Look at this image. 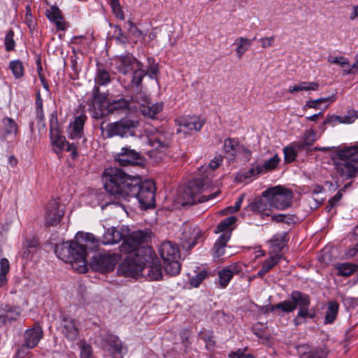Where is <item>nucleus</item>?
Returning a JSON list of instances; mask_svg holds the SVG:
<instances>
[{
    "label": "nucleus",
    "mask_w": 358,
    "mask_h": 358,
    "mask_svg": "<svg viewBox=\"0 0 358 358\" xmlns=\"http://www.w3.org/2000/svg\"><path fill=\"white\" fill-rule=\"evenodd\" d=\"M10 271V263L6 258L0 260V287H3L7 282L6 275Z\"/></svg>",
    "instance_id": "nucleus-38"
},
{
    "label": "nucleus",
    "mask_w": 358,
    "mask_h": 358,
    "mask_svg": "<svg viewBox=\"0 0 358 358\" xmlns=\"http://www.w3.org/2000/svg\"><path fill=\"white\" fill-rule=\"evenodd\" d=\"M43 334L41 327L35 324L32 328L25 331L24 334V344L29 348H34L42 338Z\"/></svg>",
    "instance_id": "nucleus-22"
},
{
    "label": "nucleus",
    "mask_w": 358,
    "mask_h": 358,
    "mask_svg": "<svg viewBox=\"0 0 358 358\" xmlns=\"http://www.w3.org/2000/svg\"><path fill=\"white\" fill-rule=\"evenodd\" d=\"M282 306V302H280L273 306H262L259 308V311L263 314H268L270 312H274L276 310H280L282 312V308L280 307Z\"/></svg>",
    "instance_id": "nucleus-56"
},
{
    "label": "nucleus",
    "mask_w": 358,
    "mask_h": 358,
    "mask_svg": "<svg viewBox=\"0 0 358 358\" xmlns=\"http://www.w3.org/2000/svg\"><path fill=\"white\" fill-rule=\"evenodd\" d=\"M202 237V231L196 226L185 225L180 236L181 247L189 251Z\"/></svg>",
    "instance_id": "nucleus-12"
},
{
    "label": "nucleus",
    "mask_w": 358,
    "mask_h": 358,
    "mask_svg": "<svg viewBox=\"0 0 358 358\" xmlns=\"http://www.w3.org/2000/svg\"><path fill=\"white\" fill-rule=\"evenodd\" d=\"M280 162V158L277 155H275L273 157L264 162L262 165V171L264 169L266 171H271L275 169Z\"/></svg>",
    "instance_id": "nucleus-49"
},
{
    "label": "nucleus",
    "mask_w": 358,
    "mask_h": 358,
    "mask_svg": "<svg viewBox=\"0 0 358 358\" xmlns=\"http://www.w3.org/2000/svg\"><path fill=\"white\" fill-rule=\"evenodd\" d=\"M96 73L95 76V82L98 85H106L110 81V76L108 71L106 69L103 64L101 63L96 64Z\"/></svg>",
    "instance_id": "nucleus-30"
},
{
    "label": "nucleus",
    "mask_w": 358,
    "mask_h": 358,
    "mask_svg": "<svg viewBox=\"0 0 358 358\" xmlns=\"http://www.w3.org/2000/svg\"><path fill=\"white\" fill-rule=\"evenodd\" d=\"M241 270V266L237 263L224 267L218 272L220 287L225 288L232 279L234 275L239 274Z\"/></svg>",
    "instance_id": "nucleus-21"
},
{
    "label": "nucleus",
    "mask_w": 358,
    "mask_h": 358,
    "mask_svg": "<svg viewBox=\"0 0 358 358\" xmlns=\"http://www.w3.org/2000/svg\"><path fill=\"white\" fill-rule=\"evenodd\" d=\"M150 239V232L138 230L131 233L130 236L120 246V250L124 253L134 255L121 266L122 272L127 276L138 275L144 271V255L140 253V248L146 245Z\"/></svg>",
    "instance_id": "nucleus-2"
},
{
    "label": "nucleus",
    "mask_w": 358,
    "mask_h": 358,
    "mask_svg": "<svg viewBox=\"0 0 358 358\" xmlns=\"http://www.w3.org/2000/svg\"><path fill=\"white\" fill-rule=\"evenodd\" d=\"M140 253L144 255L145 268L143 271L146 272L152 280H162L161 264L153 249L146 244V245H142L140 248Z\"/></svg>",
    "instance_id": "nucleus-9"
},
{
    "label": "nucleus",
    "mask_w": 358,
    "mask_h": 358,
    "mask_svg": "<svg viewBox=\"0 0 358 358\" xmlns=\"http://www.w3.org/2000/svg\"><path fill=\"white\" fill-rule=\"evenodd\" d=\"M341 116L338 115H329L327 116L326 120L324 121V124H332L335 125L336 123H341Z\"/></svg>",
    "instance_id": "nucleus-64"
},
{
    "label": "nucleus",
    "mask_w": 358,
    "mask_h": 358,
    "mask_svg": "<svg viewBox=\"0 0 358 358\" xmlns=\"http://www.w3.org/2000/svg\"><path fill=\"white\" fill-rule=\"evenodd\" d=\"M264 196H268L270 206L278 210H284L292 205L293 193L291 190L281 186L267 189L263 192Z\"/></svg>",
    "instance_id": "nucleus-8"
},
{
    "label": "nucleus",
    "mask_w": 358,
    "mask_h": 358,
    "mask_svg": "<svg viewBox=\"0 0 358 358\" xmlns=\"http://www.w3.org/2000/svg\"><path fill=\"white\" fill-rule=\"evenodd\" d=\"M69 135L70 138L73 140H78L83 137V131L70 124L69 127Z\"/></svg>",
    "instance_id": "nucleus-55"
},
{
    "label": "nucleus",
    "mask_w": 358,
    "mask_h": 358,
    "mask_svg": "<svg viewBox=\"0 0 358 358\" xmlns=\"http://www.w3.org/2000/svg\"><path fill=\"white\" fill-rule=\"evenodd\" d=\"M328 62L331 64H339L341 67L343 68H345L346 66H350L348 61L343 57H329Z\"/></svg>",
    "instance_id": "nucleus-58"
},
{
    "label": "nucleus",
    "mask_w": 358,
    "mask_h": 358,
    "mask_svg": "<svg viewBox=\"0 0 358 358\" xmlns=\"http://www.w3.org/2000/svg\"><path fill=\"white\" fill-rule=\"evenodd\" d=\"M117 62L118 71L124 75L129 72L134 71V69L138 68V63H141L131 54L120 56Z\"/></svg>",
    "instance_id": "nucleus-23"
},
{
    "label": "nucleus",
    "mask_w": 358,
    "mask_h": 358,
    "mask_svg": "<svg viewBox=\"0 0 358 358\" xmlns=\"http://www.w3.org/2000/svg\"><path fill=\"white\" fill-rule=\"evenodd\" d=\"M289 298L290 300L282 301V306H280L282 308L283 313H291L298 306L301 308L309 306L310 303V296L297 290L292 292Z\"/></svg>",
    "instance_id": "nucleus-11"
},
{
    "label": "nucleus",
    "mask_w": 358,
    "mask_h": 358,
    "mask_svg": "<svg viewBox=\"0 0 358 358\" xmlns=\"http://www.w3.org/2000/svg\"><path fill=\"white\" fill-rule=\"evenodd\" d=\"M80 350V358H97L93 353L92 345L85 341L81 342Z\"/></svg>",
    "instance_id": "nucleus-41"
},
{
    "label": "nucleus",
    "mask_w": 358,
    "mask_h": 358,
    "mask_svg": "<svg viewBox=\"0 0 358 358\" xmlns=\"http://www.w3.org/2000/svg\"><path fill=\"white\" fill-rule=\"evenodd\" d=\"M117 259L118 255L115 253H101L92 257L90 266L94 271L108 273L114 269Z\"/></svg>",
    "instance_id": "nucleus-10"
},
{
    "label": "nucleus",
    "mask_w": 358,
    "mask_h": 358,
    "mask_svg": "<svg viewBox=\"0 0 358 358\" xmlns=\"http://www.w3.org/2000/svg\"><path fill=\"white\" fill-rule=\"evenodd\" d=\"M271 220L273 222H285V223H289V221L291 220V218L287 217L285 214H278V215H271Z\"/></svg>",
    "instance_id": "nucleus-62"
},
{
    "label": "nucleus",
    "mask_w": 358,
    "mask_h": 358,
    "mask_svg": "<svg viewBox=\"0 0 358 358\" xmlns=\"http://www.w3.org/2000/svg\"><path fill=\"white\" fill-rule=\"evenodd\" d=\"M115 161L121 166L135 165L140 164L141 154L129 147H124L115 157Z\"/></svg>",
    "instance_id": "nucleus-16"
},
{
    "label": "nucleus",
    "mask_w": 358,
    "mask_h": 358,
    "mask_svg": "<svg viewBox=\"0 0 358 358\" xmlns=\"http://www.w3.org/2000/svg\"><path fill=\"white\" fill-rule=\"evenodd\" d=\"M271 208L268 196H264L262 194L261 197L250 202L245 208V210L253 213H260L264 217L271 215Z\"/></svg>",
    "instance_id": "nucleus-19"
},
{
    "label": "nucleus",
    "mask_w": 358,
    "mask_h": 358,
    "mask_svg": "<svg viewBox=\"0 0 358 358\" xmlns=\"http://www.w3.org/2000/svg\"><path fill=\"white\" fill-rule=\"evenodd\" d=\"M30 348L26 346V344L21 345L16 352V358H25L29 353Z\"/></svg>",
    "instance_id": "nucleus-61"
},
{
    "label": "nucleus",
    "mask_w": 358,
    "mask_h": 358,
    "mask_svg": "<svg viewBox=\"0 0 358 358\" xmlns=\"http://www.w3.org/2000/svg\"><path fill=\"white\" fill-rule=\"evenodd\" d=\"M327 352L321 348H316L314 350L304 352L301 358H326Z\"/></svg>",
    "instance_id": "nucleus-47"
},
{
    "label": "nucleus",
    "mask_w": 358,
    "mask_h": 358,
    "mask_svg": "<svg viewBox=\"0 0 358 358\" xmlns=\"http://www.w3.org/2000/svg\"><path fill=\"white\" fill-rule=\"evenodd\" d=\"M115 17L121 20L124 19V15L122 10L119 0H108Z\"/></svg>",
    "instance_id": "nucleus-44"
},
{
    "label": "nucleus",
    "mask_w": 358,
    "mask_h": 358,
    "mask_svg": "<svg viewBox=\"0 0 358 358\" xmlns=\"http://www.w3.org/2000/svg\"><path fill=\"white\" fill-rule=\"evenodd\" d=\"M201 338L206 342V347L210 350L215 345V341L213 340V334L211 331H203L200 334Z\"/></svg>",
    "instance_id": "nucleus-52"
},
{
    "label": "nucleus",
    "mask_w": 358,
    "mask_h": 358,
    "mask_svg": "<svg viewBox=\"0 0 358 358\" xmlns=\"http://www.w3.org/2000/svg\"><path fill=\"white\" fill-rule=\"evenodd\" d=\"M92 94L91 104L94 108L101 110L107 100L108 94L101 93L99 86L96 85L93 87Z\"/></svg>",
    "instance_id": "nucleus-29"
},
{
    "label": "nucleus",
    "mask_w": 358,
    "mask_h": 358,
    "mask_svg": "<svg viewBox=\"0 0 358 358\" xmlns=\"http://www.w3.org/2000/svg\"><path fill=\"white\" fill-rule=\"evenodd\" d=\"M68 142L65 138L57 135L55 139L53 141V144L56 145L59 150H64Z\"/></svg>",
    "instance_id": "nucleus-60"
},
{
    "label": "nucleus",
    "mask_w": 358,
    "mask_h": 358,
    "mask_svg": "<svg viewBox=\"0 0 358 358\" xmlns=\"http://www.w3.org/2000/svg\"><path fill=\"white\" fill-rule=\"evenodd\" d=\"M46 17L52 22L57 29L64 30L66 29L65 22L60 9L55 6H51L46 10Z\"/></svg>",
    "instance_id": "nucleus-25"
},
{
    "label": "nucleus",
    "mask_w": 358,
    "mask_h": 358,
    "mask_svg": "<svg viewBox=\"0 0 358 358\" xmlns=\"http://www.w3.org/2000/svg\"><path fill=\"white\" fill-rule=\"evenodd\" d=\"M64 215V208L57 199H52L47 206L45 216V226L51 227L57 225Z\"/></svg>",
    "instance_id": "nucleus-14"
},
{
    "label": "nucleus",
    "mask_w": 358,
    "mask_h": 358,
    "mask_svg": "<svg viewBox=\"0 0 358 358\" xmlns=\"http://www.w3.org/2000/svg\"><path fill=\"white\" fill-rule=\"evenodd\" d=\"M87 120V117L85 115H80L77 116L74 121L71 122L70 124L74 126L76 128H78L80 130L83 131V127L85 122Z\"/></svg>",
    "instance_id": "nucleus-57"
},
{
    "label": "nucleus",
    "mask_w": 358,
    "mask_h": 358,
    "mask_svg": "<svg viewBox=\"0 0 358 358\" xmlns=\"http://www.w3.org/2000/svg\"><path fill=\"white\" fill-rule=\"evenodd\" d=\"M339 304L334 301L328 303L327 310L324 317L325 324H332L336 320L338 312Z\"/></svg>",
    "instance_id": "nucleus-32"
},
{
    "label": "nucleus",
    "mask_w": 358,
    "mask_h": 358,
    "mask_svg": "<svg viewBox=\"0 0 358 358\" xmlns=\"http://www.w3.org/2000/svg\"><path fill=\"white\" fill-rule=\"evenodd\" d=\"M357 268V266L356 265L348 263H343L336 265L338 275L345 277L351 275L356 271Z\"/></svg>",
    "instance_id": "nucleus-37"
},
{
    "label": "nucleus",
    "mask_w": 358,
    "mask_h": 358,
    "mask_svg": "<svg viewBox=\"0 0 358 358\" xmlns=\"http://www.w3.org/2000/svg\"><path fill=\"white\" fill-rule=\"evenodd\" d=\"M103 179L106 191L115 198H136L144 210L155 207L156 187L153 181L143 182L141 177L130 176L115 167L106 169Z\"/></svg>",
    "instance_id": "nucleus-1"
},
{
    "label": "nucleus",
    "mask_w": 358,
    "mask_h": 358,
    "mask_svg": "<svg viewBox=\"0 0 358 358\" xmlns=\"http://www.w3.org/2000/svg\"><path fill=\"white\" fill-rule=\"evenodd\" d=\"M130 235L131 234H129V229L128 227L123 226L118 227H112L105 231L103 236L102 243L103 245H112L117 243L121 241H123L124 243Z\"/></svg>",
    "instance_id": "nucleus-13"
},
{
    "label": "nucleus",
    "mask_w": 358,
    "mask_h": 358,
    "mask_svg": "<svg viewBox=\"0 0 358 358\" xmlns=\"http://www.w3.org/2000/svg\"><path fill=\"white\" fill-rule=\"evenodd\" d=\"M147 105L142 104L140 109L144 116L150 118H154L158 113H159L163 108L162 103H150L145 101Z\"/></svg>",
    "instance_id": "nucleus-31"
},
{
    "label": "nucleus",
    "mask_w": 358,
    "mask_h": 358,
    "mask_svg": "<svg viewBox=\"0 0 358 358\" xmlns=\"http://www.w3.org/2000/svg\"><path fill=\"white\" fill-rule=\"evenodd\" d=\"M1 308L3 313L0 314V321L3 323H6L7 321L16 320L20 315L18 308H13L8 304H5L1 305Z\"/></svg>",
    "instance_id": "nucleus-28"
},
{
    "label": "nucleus",
    "mask_w": 358,
    "mask_h": 358,
    "mask_svg": "<svg viewBox=\"0 0 358 358\" xmlns=\"http://www.w3.org/2000/svg\"><path fill=\"white\" fill-rule=\"evenodd\" d=\"M203 180L202 179H192L189 180L180 195L179 202L182 206H192L197 203H203L214 199L218 192L208 196H199L203 189Z\"/></svg>",
    "instance_id": "nucleus-6"
},
{
    "label": "nucleus",
    "mask_w": 358,
    "mask_h": 358,
    "mask_svg": "<svg viewBox=\"0 0 358 358\" xmlns=\"http://www.w3.org/2000/svg\"><path fill=\"white\" fill-rule=\"evenodd\" d=\"M55 252L58 258L70 263L78 272H86V247L83 243L76 242V240L59 243L55 245Z\"/></svg>",
    "instance_id": "nucleus-3"
},
{
    "label": "nucleus",
    "mask_w": 358,
    "mask_h": 358,
    "mask_svg": "<svg viewBox=\"0 0 358 358\" xmlns=\"http://www.w3.org/2000/svg\"><path fill=\"white\" fill-rule=\"evenodd\" d=\"M358 118V110H349L347 115L341 116V124H351Z\"/></svg>",
    "instance_id": "nucleus-51"
},
{
    "label": "nucleus",
    "mask_w": 358,
    "mask_h": 358,
    "mask_svg": "<svg viewBox=\"0 0 358 358\" xmlns=\"http://www.w3.org/2000/svg\"><path fill=\"white\" fill-rule=\"evenodd\" d=\"M180 128L178 132L183 131L184 132L199 131L205 124V120L198 116H189L186 117H180L178 120Z\"/></svg>",
    "instance_id": "nucleus-17"
},
{
    "label": "nucleus",
    "mask_w": 358,
    "mask_h": 358,
    "mask_svg": "<svg viewBox=\"0 0 358 358\" xmlns=\"http://www.w3.org/2000/svg\"><path fill=\"white\" fill-rule=\"evenodd\" d=\"M231 232L222 233L216 241L213 248V257L219 258L224 255L227 243L230 239Z\"/></svg>",
    "instance_id": "nucleus-27"
},
{
    "label": "nucleus",
    "mask_w": 358,
    "mask_h": 358,
    "mask_svg": "<svg viewBox=\"0 0 358 358\" xmlns=\"http://www.w3.org/2000/svg\"><path fill=\"white\" fill-rule=\"evenodd\" d=\"M282 258L281 255H275L270 257L268 259H266L263 264L262 267L268 272L271 270L275 265H277L280 260Z\"/></svg>",
    "instance_id": "nucleus-43"
},
{
    "label": "nucleus",
    "mask_w": 358,
    "mask_h": 358,
    "mask_svg": "<svg viewBox=\"0 0 358 358\" xmlns=\"http://www.w3.org/2000/svg\"><path fill=\"white\" fill-rule=\"evenodd\" d=\"M336 155L338 159L334 161V166L342 178L348 180L358 176V159L350 147L338 150Z\"/></svg>",
    "instance_id": "nucleus-4"
},
{
    "label": "nucleus",
    "mask_w": 358,
    "mask_h": 358,
    "mask_svg": "<svg viewBox=\"0 0 358 358\" xmlns=\"http://www.w3.org/2000/svg\"><path fill=\"white\" fill-rule=\"evenodd\" d=\"M76 241L83 243L86 247V256L87 250L96 249L99 244V240L90 233L78 232L76 236Z\"/></svg>",
    "instance_id": "nucleus-26"
},
{
    "label": "nucleus",
    "mask_w": 358,
    "mask_h": 358,
    "mask_svg": "<svg viewBox=\"0 0 358 358\" xmlns=\"http://www.w3.org/2000/svg\"><path fill=\"white\" fill-rule=\"evenodd\" d=\"M236 221V218L234 216L228 217L222 220L216 228V233L227 232L226 230Z\"/></svg>",
    "instance_id": "nucleus-45"
},
{
    "label": "nucleus",
    "mask_w": 358,
    "mask_h": 358,
    "mask_svg": "<svg viewBox=\"0 0 358 358\" xmlns=\"http://www.w3.org/2000/svg\"><path fill=\"white\" fill-rule=\"evenodd\" d=\"M355 240L357 241L354 248H350L348 255L350 257L355 256L358 252V227H357L354 232Z\"/></svg>",
    "instance_id": "nucleus-63"
},
{
    "label": "nucleus",
    "mask_w": 358,
    "mask_h": 358,
    "mask_svg": "<svg viewBox=\"0 0 358 358\" xmlns=\"http://www.w3.org/2000/svg\"><path fill=\"white\" fill-rule=\"evenodd\" d=\"M61 320L62 334L69 341H76L78 336L79 330L76 325L75 320L67 315H62Z\"/></svg>",
    "instance_id": "nucleus-18"
},
{
    "label": "nucleus",
    "mask_w": 358,
    "mask_h": 358,
    "mask_svg": "<svg viewBox=\"0 0 358 358\" xmlns=\"http://www.w3.org/2000/svg\"><path fill=\"white\" fill-rule=\"evenodd\" d=\"M143 68V64L142 63H138V68L133 72L132 79L131 80L132 85L138 87L141 85L143 78L146 76Z\"/></svg>",
    "instance_id": "nucleus-35"
},
{
    "label": "nucleus",
    "mask_w": 358,
    "mask_h": 358,
    "mask_svg": "<svg viewBox=\"0 0 358 358\" xmlns=\"http://www.w3.org/2000/svg\"><path fill=\"white\" fill-rule=\"evenodd\" d=\"M298 85H299L300 88H301L302 91H309V90L316 91L319 89V86H320L319 83H315V82L308 83V82H305V81L299 82L298 83Z\"/></svg>",
    "instance_id": "nucleus-54"
},
{
    "label": "nucleus",
    "mask_w": 358,
    "mask_h": 358,
    "mask_svg": "<svg viewBox=\"0 0 358 358\" xmlns=\"http://www.w3.org/2000/svg\"><path fill=\"white\" fill-rule=\"evenodd\" d=\"M109 346L108 352L112 358H123L127 353V348L123 345L118 336L113 334H108L103 338Z\"/></svg>",
    "instance_id": "nucleus-15"
},
{
    "label": "nucleus",
    "mask_w": 358,
    "mask_h": 358,
    "mask_svg": "<svg viewBox=\"0 0 358 358\" xmlns=\"http://www.w3.org/2000/svg\"><path fill=\"white\" fill-rule=\"evenodd\" d=\"M238 145V144L236 141L231 138H227L224 143V152L234 157L236 155Z\"/></svg>",
    "instance_id": "nucleus-42"
},
{
    "label": "nucleus",
    "mask_w": 358,
    "mask_h": 358,
    "mask_svg": "<svg viewBox=\"0 0 358 358\" xmlns=\"http://www.w3.org/2000/svg\"><path fill=\"white\" fill-rule=\"evenodd\" d=\"M315 133L313 131H308L304 136L303 141L299 142L297 146L299 149H304L305 147L310 146L315 142Z\"/></svg>",
    "instance_id": "nucleus-48"
},
{
    "label": "nucleus",
    "mask_w": 358,
    "mask_h": 358,
    "mask_svg": "<svg viewBox=\"0 0 358 358\" xmlns=\"http://www.w3.org/2000/svg\"><path fill=\"white\" fill-rule=\"evenodd\" d=\"M207 272L201 271L190 280V285L192 287H197L201 282L206 278Z\"/></svg>",
    "instance_id": "nucleus-53"
},
{
    "label": "nucleus",
    "mask_w": 358,
    "mask_h": 358,
    "mask_svg": "<svg viewBox=\"0 0 358 358\" xmlns=\"http://www.w3.org/2000/svg\"><path fill=\"white\" fill-rule=\"evenodd\" d=\"M283 151L285 163H291L295 160L297 153L293 147H286Z\"/></svg>",
    "instance_id": "nucleus-50"
},
{
    "label": "nucleus",
    "mask_w": 358,
    "mask_h": 358,
    "mask_svg": "<svg viewBox=\"0 0 358 358\" xmlns=\"http://www.w3.org/2000/svg\"><path fill=\"white\" fill-rule=\"evenodd\" d=\"M9 68L15 78H20L24 75V66L20 60L10 62Z\"/></svg>",
    "instance_id": "nucleus-39"
},
{
    "label": "nucleus",
    "mask_w": 358,
    "mask_h": 358,
    "mask_svg": "<svg viewBox=\"0 0 358 358\" xmlns=\"http://www.w3.org/2000/svg\"><path fill=\"white\" fill-rule=\"evenodd\" d=\"M149 144L156 150L167 148L169 146V140L164 132L156 131L148 136Z\"/></svg>",
    "instance_id": "nucleus-24"
},
{
    "label": "nucleus",
    "mask_w": 358,
    "mask_h": 358,
    "mask_svg": "<svg viewBox=\"0 0 358 358\" xmlns=\"http://www.w3.org/2000/svg\"><path fill=\"white\" fill-rule=\"evenodd\" d=\"M252 40L245 37H238L235 41L237 45L236 52L237 57L241 58L244 53L248 50L252 45Z\"/></svg>",
    "instance_id": "nucleus-33"
},
{
    "label": "nucleus",
    "mask_w": 358,
    "mask_h": 358,
    "mask_svg": "<svg viewBox=\"0 0 358 358\" xmlns=\"http://www.w3.org/2000/svg\"><path fill=\"white\" fill-rule=\"evenodd\" d=\"M263 172L262 168L260 165H257L255 167L250 168L247 172L245 173V178H249L252 176H257Z\"/></svg>",
    "instance_id": "nucleus-59"
},
{
    "label": "nucleus",
    "mask_w": 358,
    "mask_h": 358,
    "mask_svg": "<svg viewBox=\"0 0 358 358\" xmlns=\"http://www.w3.org/2000/svg\"><path fill=\"white\" fill-rule=\"evenodd\" d=\"M159 252L164 261L166 273L170 275H178L180 272L181 265L179 262L180 250L177 245L171 241L164 242L160 245Z\"/></svg>",
    "instance_id": "nucleus-7"
},
{
    "label": "nucleus",
    "mask_w": 358,
    "mask_h": 358,
    "mask_svg": "<svg viewBox=\"0 0 358 358\" xmlns=\"http://www.w3.org/2000/svg\"><path fill=\"white\" fill-rule=\"evenodd\" d=\"M2 124L6 135L15 134L18 133V126L15 121L8 117H6L2 120Z\"/></svg>",
    "instance_id": "nucleus-34"
},
{
    "label": "nucleus",
    "mask_w": 358,
    "mask_h": 358,
    "mask_svg": "<svg viewBox=\"0 0 358 358\" xmlns=\"http://www.w3.org/2000/svg\"><path fill=\"white\" fill-rule=\"evenodd\" d=\"M145 72L152 79L155 78L159 73V65L154 58H148V68Z\"/></svg>",
    "instance_id": "nucleus-40"
},
{
    "label": "nucleus",
    "mask_w": 358,
    "mask_h": 358,
    "mask_svg": "<svg viewBox=\"0 0 358 358\" xmlns=\"http://www.w3.org/2000/svg\"><path fill=\"white\" fill-rule=\"evenodd\" d=\"M106 109L108 114H126L130 109V101L122 97L109 101Z\"/></svg>",
    "instance_id": "nucleus-20"
},
{
    "label": "nucleus",
    "mask_w": 358,
    "mask_h": 358,
    "mask_svg": "<svg viewBox=\"0 0 358 358\" xmlns=\"http://www.w3.org/2000/svg\"><path fill=\"white\" fill-rule=\"evenodd\" d=\"M309 306H304L299 308L297 315L293 320L295 326H299L303 323L306 318L313 319L314 315L309 314Z\"/></svg>",
    "instance_id": "nucleus-36"
},
{
    "label": "nucleus",
    "mask_w": 358,
    "mask_h": 358,
    "mask_svg": "<svg viewBox=\"0 0 358 358\" xmlns=\"http://www.w3.org/2000/svg\"><path fill=\"white\" fill-rule=\"evenodd\" d=\"M139 126V122L131 117L122 118L118 121L108 123L105 127L103 123L100 129L105 138L118 136L122 138L136 136V129Z\"/></svg>",
    "instance_id": "nucleus-5"
},
{
    "label": "nucleus",
    "mask_w": 358,
    "mask_h": 358,
    "mask_svg": "<svg viewBox=\"0 0 358 358\" xmlns=\"http://www.w3.org/2000/svg\"><path fill=\"white\" fill-rule=\"evenodd\" d=\"M5 49L8 52L14 50L15 47V41L14 40V31L10 29L4 38Z\"/></svg>",
    "instance_id": "nucleus-46"
}]
</instances>
